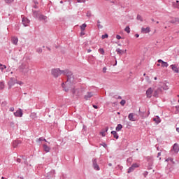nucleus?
I'll return each mask as SVG.
<instances>
[{
  "label": "nucleus",
  "instance_id": "nucleus-1",
  "mask_svg": "<svg viewBox=\"0 0 179 179\" xmlns=\"http://www.w3.org/2000/svg\"><path fill=\"white\" fill-rule=\"evenodd\" d=\"M18 70L22 75H27L29 71H30L29 64L27 63H22L21 65L19 66Z\"/></svg>",
  "mask_w": 179,
  "mask_h": 179
},
{
  "label": "nucleus",
  "instance_id": "nucleus-2",
  "mask_svg": "<svg viewBox=\"0 0 179 179\" xmlns=\"http://www.w3.org/2000/svg\"><path fill=\"white\" fill-rule=\"evenodd\" d=\"M86 89H85L84 87H81V88H73L72 90V94H73V96H76L77 97H80V96L83 95V93H85Z\"/></svg>",
  "mask_w": 179,
  "mask_h": 179
},
{
  "label": "nucleus",
  "instance_id": "nucleus-3",
  "mask_svg": "<svg viewBox=\"0 0 179 179\" xmlns=\"http://www.w3.org/2000/svg\"><path fill=\"white\" fill-rule=\"evenodd\" d=\"M51 73L54 78H58V76H61V75H62V70L59 69H53L51 71Z\"/></svg>",
  "mask_w": 179,
  "mask_h": 179
},
{
  "label": "nucleus",
  "instance_id": "nucleus-4",
  "mask_svg": "<svg viewBox=\"0 0 179 179\" xmlns=\"http://www.w3.org/2000/svg\"><path fill=\"white\" fill-rule=\"evenodd\" d=\"M66 83H67L68 85H69L70 83V86L75 83V76L73 75V73L72 75L67 76V80Z\"/></svg>",
  "mask_w": 179,
  "mask_h": 179
},
{
  "label": "nucleus",
  "instance_id": "nucleus-5",
  "mask_svg": "<svg viewBox=\"0 0 179 179\" xmlns=\"http://www.w3.org/2000/svg\"><path fill=\"white\" fill-rule=\"evenodd\" d=\"M138 113L140 117L143 120L145 118H148L149 117V115L150 114V112L147 113L146 110L141 111V109L138 110Z\"/></svg>",
  "mask_w": 179,
  "mask_h": 179
},
{
  "label": "nucleus",
  "instance_id": "nucleus-6",
  "mask_svg": "<svg viewBox=\"0 0 179 179\" xmlns=\"http://www.w3.org/2000/svg\"><path fill=\"white\" fill-rule=\"evenodd\" d=\"M138 167H139V165H138V164L136 163L133 164L131 166H130L128 169V171H127L128 174L132 173L135 170V169H138Z\"/></svg>",
  "mask_w": 179,
  "mask_h": 179
},
{
  "label": "nucleus",
  "instance_id": "nucleus-7",
  "mask_svg": "<svg viewBox=\"0 0 179 179\" xmlns=\"http://www.w3.org/2000/svg\"><path fill=\"white\" fill-rule=\"evenodd\" d=\"M92 166L94 170H96L97 171L100 170V166H99V164H97V159L96 158L92 159Z\"/></svg>",
  "mask_w": 179,
  "mask_h": 179
},
{
  "label": "nucleus",
  "instance_id": "nucleus-8",
  "mask_svg": "<svg viewBox=\"0 0 179 179\" xmlns=\"http://www.w3.org/2000/svg\"><path fill=\"white\" fill-rule=\"evenodd\" d=\"M15 117H23V110L19 108L16 112L14 113Z\"/></svg>",
  "mask_w": 179,
  "mask_h": 179
},
{
  "label": "nucleus",
  "instance_id": "nucleus-9",
  "mask_svg": "<svg viewBox=\"0 0 179 179\" xmlns=\"http://www.w3.org/2000/svg\"><path fill=\"white\" fill-rule=\"evenodd\" d=\"M62 73L64 76H70L71 75H72L73 73L70 71L69 69H65V70H62Z\"/></svg>",
  "mask_w": 179,
  "mask_h": 179
},
{
  "label": "nucleus",
  "instance_id": "nucleus-10",
  "mask_svg": "<svg viewBox=\"0 0 179 179\" xmlns=\"http://www.w3.org/2000/svg\"><path fill=\"white\" fill-rule=\"evenodd\" d=\"M94 96V94L92 92H88L87 94L84 96L85 100H89V99H91V97H93Z\"/></svg>",
  "mask_w": 179,
  "mask_h": 179
},
{
  "label": "nucleus",
  "instance_id": "nucleus-11",
  "mask_svg": "<svg viewBox=\"0 0 179 179\" xmlns=\"http://www.w3.org/2000/svg\"><path fill=\"white\" fill-rule=\"evenodd\" d=\"M152 93H153V90H152V87L148 88L146 91V96L148 99L152 97Z\"/></svg>",
  "mask_w": 179,
  "mask_h": 179
},
{
  "label": "nucleus",
  "instance_id": "nucleus-12",
  "mask_svg": "<svg viewBox=\"0 0 179 179\" xmlns=\"http://www.w3.org/2000/svg\"><path fill=\"white\" fill-rule=\"evenodd\" d=\"M15 78H10V80L8 81V85L9 86V89L12 87V86H14L15 82Z\"/></svg>",
  "mask_w": 179,
  "mask_h": 179
},
{
  "label": "nucleus",
  "instance_id": "nucleus-13",
  "mask_svg": "<svg viewBox=\"0 0 179 179\" xmlns=\"http://www.w3.org/2000/svg\"><path fill=\"white\" fill-rule=\"evenodd\" d=\"M22 24L26 27L27 26H29V23H30V20H29L27 18L24 17L22 18Z\"/></svg>",
  "mask_w": 179,
  "mask_h": 179
},
{
  "label": "nucleus",
  "instance_id": "nucleus-14",
  "mask_svg": "<svg viewBox=\"0 0 179 179\" xmlns=\"http://www.w3.org/2000/svg\"><path fill=\"white\" fill-rule=\"evenodd\" d=\"M170 67L171 68L172 71H173V72H176V73H179V69L177 67V65L171 64Z\"/></svg>",
  "mask_w": 179,
  "mask_h": 179
},
{
  "label": "nucleus",
  "instance_id": "nucleus-15",
  "mask_svg": "<svg viewBox=\"0 0 179 179\" xmlns=\"http://www.w3.org/2000/svg\"><path fill=\"white\" fill-rule=\"evenodd\" d=\"M141 33H144L145 34H148V33H150V27H147L146 28H141Z\"/></svg>",
  "mask_w": 179,
  "mask_h": 179
},
{
  "label": "nucleus",
  "instance_id": "nucleus-16",
  "mask_svg": "<svg viewBox=\"0 0 179 179\" xmlns=\"http://www.w3.org/2000/svg\"><path fill=\"white\" fill-rule=\"evenodd\" d=\"M173 150L174 151L175 153H178V152H179V146H178V144L177 143H176L173 145Z\"/></svg>",
  "mask_w": 179,
  "mask_h": 179
},
{
  "label": "nucleus",
  "instance_id": "nucleus-17",
  "mask_svg": "<svg viewBox=\"0 0 179 179\" xmlns=\"http://www.w3.org/2000/svg\"><path fill=\"white\" fill-rule=\"evenodd\" d=\"M20 143H22V141L20 140H15L13 142V148H17V146H19Z\"/></svg>",
  "mask_w": 179,
  "mask_h": 179
},
{
  "label": "nucleus",
  "instance_id": "nucleus-18",
  "mask_svg": "<svg viewBox=\"0 0 179 179\" xmlns=\"http://www.w3.org/2000/svg\"><path fill=\"white\" fill-rule=\"evenodd\" d=\"M43 148L44 152H46V153H48V152L51 150V148L48 145H47V144H43Z\"/></svg>",
  "mask_w": 179,
  "mask_h": 179
},
{
  "label": "nucleus",
  "instance_id": "nucleus-19",
  "mask_svg": "<svg viewBox=\"0 0 179 179\" xmlns=\"http://www.w3.org/2000/svg\"><path fill=\"white\" fill-rule=\"evenodd\" d=\"M32 12H33L32 15L34 17H35V19H38L40 17V14H38V11L33 10Z\"/></svg>",
  "mask_w": 179,
  "mask_h": 179
},
{
  "label": "nucleus",
  "instance_id": "nucleus-20",
  "mask_svg": "<svg viewBox=\"0 0 179 179\" xmlns=\"http://www.w3.org/2000/svg\"><path fill=\"white\" fill-rule=\"evenodd\" d=\"M18 41H19V39L16 37H13L11 39V43H13V44H14L15 45H17Z\"/></svg>",
  "mask_w": 179,
  "mask_h": 179
},
{
  "label": "nucleus",
  "instance_id": "nucleus-21",
  "mask_svg": "<svg viewBox=\"0 0 179 179\" xmlns=\"http://www.w3.org/2000/svg\"><path fill=\"white\" fill-rule=\"evenodd\" d=\"M128 118H129V121H133V122L136 121L135 117H134V113H129L128 115Z\"/></svg>",
  "mask_w": 179,
  "mask_h": 179
},
{
  "label": "nucleus",
  "instance_id": "nucleus-22",
  "mask_svg": "<svg viewBox=\"0 0 179 179\" xmlns=\"http://www.w3.org/2000/svg\"><path fill=\"white\" fill-rule=\"evenodd\" d=\"M110 134L111 135H113V138H115V139H118V138H120V136H118L116 131H112Z\"/></svg>",
  "mask_w": 179,
  "mask_h": 179
},
{
  "label": "nucleus",
  "instance_id": "nucleus-23",
  "mask_svg": "<svg viewBox=\"0 0 179 179\" xmlns=\"http://www.w3.org/2000/svg\"><path fill=\"white\" fill-rule=\"evenodd\" d=\"M173 8H176L177 9H179V1L177 0L176 2L172 3Z\"/></svg>",
  "mask_w": 179,
  "mask_h": 179
},
{
  "label": "nucleus",
  "instance_id": "nucleus-24",
  "mask_svg": "<svg viewBox=\"0 0 179 179\" xmlns=\"http://www.w3.org/2000/svg\"><path fill=\"white\" fill-rule=\"evenodd\" d=\"M153 121L156 122V124H160L162 122V120L160 119V117L157 116L155 118L153 119Z\"/></svg>",
  "mask_w": 179,
  "mask_h": 179
},
{
  "label": "nucleus",
  "instance_id": "nucleus-25",
  "mask_svg": "<svg viewBox=\"0 0 179 179\" xmlns=\"http://www.w3.org/2000/svg\"><path fill=\"white\" fill-rule=\"evenodd\" d=\"M117 132H120L122 129V124H118L115 128Z\"/></svg>",
  "mask_w": 179,
  "mask_h": 179
},
{
  "label": "nucleus",
  "instance_id": "nucleus-26",
  "mask_svg": "<svg viewBox=\"0 0 179 179\" xmlns=\"http://www.w3.org/2000/svg\"><path fill=\"white\" fill-rule=\"evenodd\" d=\"M38 19H39V20H47V16H45L43 14H40Z\"/></svg>",
  "mask_w": 179,
  "mask_h": 179
},
{
  "label": "nucleus",
  "instance_id": "nucleus-27",
  "mask_svg": "<svg viewBox=\"0 0 179 179\" xmlns=\"http://www.w3.org/2000/svg\"><path fill=\"white\" fill-rule=\"evenodd\" d=\"M87 27V24H86L85 23L83 24L80 27V29L81 31H85V29H86Z\"/></svg>",
  "mask_w": 179,
  "mask_h": 179
},
{
  "label": "nucleus",
  "instance_id": "nucleus-28",
  "mask_svg": "<svg viewBox=\"0 0 179 179\" xmlns=\"http://www.w3.org/2000/svg\"><path fill=\"white\" fill-rule=\"evenodd\" d=\"M116 52L118 54V55H122V54H124V50L117 48L116 49Z\"/></svg>",
  "mask_w": 179,
  "mask_h": 179
},
{
  "label": "nucleus",
  "instance_id": "nucleus-29",
  "mask_svg": "<svg viewBox=\"0 0 179 179\" xmlns=\"http://www.w3.org/2000/svg\"><path fill=\"white\" fill-rule=\"evenodd\" d=\"M165 162H171L173 164H176V162H174V159L172 157H169L165 160Z\"/></svg>",
  "mask_w": 179,
  "mask_h": 179
},
{
  "label": "nucleus",
  "instance_id": "nucleus-30",
  "mask_svg": "<svg viewBox=\"0 0 179 179\" xmlns=\"http://www.w3.org/2000/svg\"><path fill=\"white\" fill-rule=\"evenodd\" d=\"M4 69H6V66L0 63V71H1V72H3Z\"/></svg>",
  "mask_w": 179,
  "mask_h": 179
},
{
  "label": "nucleus",
  "instance_id": "nucleus-31",
  "mask_svg": "<svg viewBox=\"0 0 179 179\" xmlns=\"http://www.w3.org/2000/svg\"><path fill=\"white\" fill-rule=\"evenodd\" d=\"M159 92H160L159 90H155V91L154 92V94H153L154 97H159Z\"/></svg>",
  "mask_w": 179,
  "mask_h": 179
},
{
  "label": "nucleus",
  "instance_id": "nucleus-32",
  "mask_svg": "<svg viewBox=\"0 0 179 179\" xmlns=\"http://www.w3.org/2000/svg\"><path fill=\"white\" fill-rule=\"evenodd\" d=\"M162 68H167V66H169V63L166 62H162Z\"/></svg>",
  "mask_w": 179,
  "mask_h": 179
},
{
  "label": "nucleus",
  "instance_id": "nucleus-33",
  "mask_svg": "<svg viewBox=\"0 0 179 179\" xmlns=\"http://www.w3.org/2000/svg\"><path fill=\"white\" fill-rule=\"evenodd\" d=\"M62 87H63L66 92H69V88H66V87H65V83H62Z\"/></svg>",
  "mask_w": 179,
  "mask_h": 179
},
{
  "label": "nucleus",
  "instance_id": "nucleus-34",
  "mask_svg": "<svg viewBox=\"0 0 179 179\" xmlns=\"http://www.w3.org/2000/svg\"><path fill=\"white\" fill-rule=\"evenodd\" d=\"M37 142H47V140L43 137H41L38 139Z\"/></svg>",
  "mask_w": 179,
  "mask_h": 179
},
{
  "label": "nucleus",
  "instance_id": "nucleus-35",
  "mask_svg": "<svg viewBox=\"0 0 179 179\" xmlns=\"http://www.w3.org/2000/svg\"><path fill=\"white\" fill-rule=\"evenodd\" d=\"M5 87V83L3 82L0 83V90H2Z\"/></svg>",
  "mask_w": 179,
  "mask_h": 179
},
{
  "label": "nucleus",
  "instance_id": "nucleus-36",
  "mask_svg": "<svg viewBox=\"0 0 179 179\" xmlns=\"http://www.w3.org/2000/svg\"><path fill=\"white\" fill-rule=\"evenodd\" d=\"M86 16H87V17H92V16H93V15H92L91 11H87L86 13Z\"/></svg>",
  "mask_w": 179,
  "mask_h": 179
},
{
  "label": "nucleus",
  "instance_id": "nucleus-37",
  "mask_svg": "<svg viewBox=\"0 0 179 179\" xmlns=\"http://www.w3.org/2000/svg\"><path fill=\"white\" fill-rule=\"evenodd\" d=\"M136 19L137 20H140V22H143V19L142 18V16H141V15H137Z\"/></svg>",
  "mask_w": 179,
  "mask_h": 179
},
{
  "label": "nucleus",
  "instance_id": "nucleus-38",
  "mask_svg": "<svg viewBox=\"0 0 179 179\" xmlns=\"http://www.w3.org/2000/svg\"><path fill=\"white\" fill-rule=\"evenodd\" d=\"M124 31H127V33H131V28L129 27H126L124 29Z\"/></svg>",
  "mask_w": 179,
  "mask_h": 179
},
{
  "label": "nucleus",
  "instance_id": "nucleus-39",
  "mask_svg": "<svg viewBox=\"0 0 179 179\" xmlns=\"http://www.w3.org/2000/svg\"><path fill=\"white\" fill-rule=\"evenodd\" d=\"M36 52H38V54H41V52H43V49L41 48H38L36 49Z\"/></svg>",
  "mask_w": 179,
  "mask_h": 179
},
{
  "label": "nucleus",
  "instance_id": "nucleus-40",
  "mask_svg": "<svg viewBox=\"0 0 179 179\" xmlns=\"http://www.w3.org/2000/svg\"><path fill=\"white\" fill-rule=\"evenodd\" d=\"M177 22H179V19L178 18H175L174 20H172L171 21V23H177Z\"/></svg>",
  "mask_w": 179,
  "mask_h": 179
},
{
  "label": "nucleus",
  "instance_id": "nucleus-41",
  "mask_svg": "<svg viewBox=\"0 0 179 179\" xmlns=\"http://www.w3.org/2000/svg\"><path fill=\"white\" fill-rule=\"evenodd\" d=\"M127 162V164H131L132 163V158L131 157L128 158Z\"/></svg>",
  "mask_w": 179,
  "mask_h": 179
},
{
  "label": "nucleus",
  "instance_id": "nucleus-42",
  "mask_svg": "<svg viewBox=\"0 0 179 179\" xmlns=\"http://www.w3.org/2000/svg\"><path fill=\"white\" fill-rule=\"evenodd\" d=\"M125 103H127V101H125V99H122V100L120 101V104H121V106H125Z\"/></svg>",
  "mask_w": 179,
  "mask_h": 179
},
{
  "label": "nucleus",
  "instance_id": "nucleus-43",
  "mask_svg": "<svg viewBox=\"0 0 179 179\" xmlns=\"http://www.w3.org/2000/svg\"><path fill=\"white\" fill-rule=\"evenodd\" d=\"M101 38L102 40H104V38H108V34H106L102 35Z\"/></svg>",
  "mask_w": 179,
  "mask_h": 179
},
{
  "label": "nucleus",
  "instance_id": "nucleus-44",
  "mask_svg": "<svg viewBox=\"0 0 179 179\" xmlns=\"http://www.w3.org/2000/svg\"><path fill=\"white\" fill-rule=\"evenodd\" d=\"M99 52H100L102 55H104V49L100 48L99 50Z\"/></svg>",
  "mask_w": 179,
  "mask_h": 179
},
{
  "label": "nucleus",
  "instance_id": "nucleus-45",
  "mask_svg": "<svg viewBox=\"0 0 179 179\" xmlns=\"http://www.w3.org/2000/svg\"><path fill=\"white\" fill-rule=\"evenodd\" d=\"M15 0H5V2L6 3H12V2H13Z\"/></svg>",
  "mask_w": 179,
  "mask_h": 179
},
{
  "label": "nucleus",
  "instance_id": "nucleus-46",
  "mask_svg": "<svg viewBox=\"0 0 179 179\" xmlns=\"http://www.w3.org/2000/svg\"><path fill=\"white\" fill-rule=\"evenodd\" d=\"M101 146H103V148H107V143H103L102 144H101Z\"/></svg>",
  "mask_w": 179,
  "mask_h": 179
},
{
  "label": "nucleus",
  "instance_id": "nucleus-47",
  "mask_svg": "<svg viewBox=\"0 0 179 179\" xmlns=\"http://www.w3.org/2000/svg\"><path fill=\"white\" fill-rule=\"evenodd\" d=\"M97 27H98V29H103V25L98 24Z\"/></svg>",
  "mask_w": 179,
  "mask_h": 179
},
{
  "label": "nucleus",
  "instance_id": "nucleus-48",
  "mask_svg": "<svg viewBox=\"0 0 179 179\" xmlns=\"http://www.w3.org/2000/svg\"><path fill=\"white\" fill-rule=\"evenodd\" d=\"M103 73H106V72H107V67L103 68Z\"/></svg>",
  "mask_w": 179,
  "mask_h": 179
},
{
  "label": "nucleus",
  "instance_id": "nucleus-49",
  "mask_svg": "<svg viewBox=\"0 0 179 179\" xmlns=\"http://www.w3.org/2000/svg\"><path fill=\"white\" fill-rule=\"evenodd\" d=\"M116 38H117V40H121V36H120V35H116Z\"/></svg>",
  "mask_w": 179,
  "mask_h": 179
},
{
  "label": "nucleus",
  "instance_id": "nucleus-50",
  "mask_svg": "<svg viewBox=\"0 0 179 179\" xmlns=\"http://www.w3.org/2000/svg\"><path fill=\"white\" fill-rule=\"evenodd\" d=\"M101 135L102 136H106V131H102V132H101Z\"/></svg>",
  "mask_w": 179,
  "mask_h": 179
},
{
  "label": "nucleus",
  "instance_id": "nucleus-51",
  "mask_svg": "<svg viewBox=\"0 0 179 179\" xmlns=\"http://www.w3.org/2000/svg\"><path fill=\"white\" fill-rule=\"evenodd\" d=\"M164 61L162 60V59H158L157 62H159V64H163Z\"/></svg>",
  "mask_w": 179,
  "mask_h": 179
},
{
  "label": "nucleus",
  "instance_id": "nucleus-52",
  "mask_svg": "<svg viewBox=\"0 0 179 179\" xmlns=\"http://www.w3.org/2000/svg\"><path fill=\"white\" fill-rule=\"evenodd\" d=\"M10 111H12V112L15 111V108L10 107Z\"/></svg>",
  "mask_w": 179,
  "mask_h": 179
},
{
  "label": "nucleus",
  "instance_id": "nucleus-53",
  "mask_svg": "<svg viewBox=\"0 0 179 179\" xmlns=\"http://www.w3.org/2000/svg\"><path fill=\"white\" fill-rule=\"evenodd\" d=\"M85 32H84V31H81V32H80V36H85Z\"/></svg>",
  "mask_w": 179,
  "mask_h": 179
},
{
  "label": "nucleus",
  "instance_id": "nucleus-54",
  "mask_svg": "<svg viewBox=\"0 0 179 179\" xmlns=\"http://www.w3.org/2000/svg\"><path fill=\"white\" fill-rule=\"evenodd\" d=\"M148 171H145V172L143 173L144 177H146V176H148Z\"/></svg>",
  "mask_w": 179,
  "mask_h": 179
},
{
  "label": "nucleus",
  "instance_id": "nucleus-55",
  "mask_svg": "<svg viewBox=\"0 0 179 179\" xmlns=\"http://www.w3.org/2000/svg\"><path fill=\"white\" fill-rule=\"evenodd\" d=\"M92 107H94L96 110L99 108V106H97L96 105H93Z\"/></svg>",
  "mask_w": 179,
  "mask_h": 179
},
{
  "label": "nucleus",
  "instance_id": "nucleus-56",
  "mask_svg": "<svg viewBox=\"0 0 179 179\" xmlns=\"http://www.w3.org/2000/svg\"><path fill=\"white\" fill-rule=\"evenodd\" d=\"M162 156V152H158L157 157H160Z\"/></svg>",
  "mask_w": 179,
  "mask_h": 179
},
{
  "label": "nucleus",
  "instance_id": "nucleus-57",
  "mask_svg": "<svg viewBox=\"0 0 179 179\" xmlns=\"http://www.w3.org/2000/svg\"><path fill=\"white\" fill-rule=\"evenodd\" d=\"M83 131H86V126L85 125L83 126Z\"/></svg>",
  "mask_w": 179,
  "mask_h": 179
},
{
  "label": "nucleus",
  "instance_id": "nucleus-58",
  "mask_svg": "<svg viewBox=\"0 0 179 179\" xmlns=\"http://www.w3.org/2000/svg\"><path fill=\"white\" fill-rule=\"evenodd\" d=\"M108 131V127H106V128H105V131H103V132H107Z\"/></svg>",
  "mask_w": 179,
  "mask_h": 179
},
{
  "label": "nucleus",
  "instance_id": "nucleus-59",
  "mask_svg": "<svg viewBox=\"0 0 179 179\" xmlns=\"http://www.w3.org/2000/svg\"><path fill=\"white\" fill-rule=\"evenodd\" d=\"M118 100H121L122 99V96H118V97L117 98Z\"/></svg>",
  "mask_w": 179,
  "mask_h": 179
},
{
  "label": "nucleus",
  "instance_id": "nucleus-60",
  "mask_svg": "<svg viewBox=\"0 0 179 179\" xmlns=\"http://www.w3.org/2000/svg\"><path fill=\"white\" fill-rule=\"evenodd\" d=\"M135 37H136L138 38V37H139V34H135Z\"/></svg>",
  "mask_w": 179,
  "mask_h": 179
},
{
  "label": "nucleus",
  "instance_id": "nucleus-61",
  "mask_svg": "<svg viewBox=\"0 0 179 179\" xmlns=\"http://www.w3.org/2000/svg\"><path fill=\"white\" fill-rule=\"evenodd\" d=\"M34 8L35 9H37V8H38V6H37V5H35V6H34Z\"/></svg>",
  "mask_w": 179,
  "mask_h": 179
},
{
  "label": "nucleus",
  "instance_id": "nucleus-62",
  "mask_svg": "<svg viewBox=\"0 0 179 179\" xmlns=\"http://www.w3.org/2000/svg\"><path fill=\"white\" fill-rule=\"evenodd\" d=\"M117 167H118L119 169H120V170L122 169V166H120V165H118Z\"/></svg>",
  "mask_w": 179,
  "mask_h": 179
},
{
  "label": "nucleus",
  "instance_id": "nucleus-63",
  "mask_svg": "<svg viewBox=\"0 0 179 179\" xmlns=\"http://www.w3.org/2000/svg\"><path fill=\"white\" fill-rule=\"evenodd\" d=\"M176 108L178 111H179V106H176Z\"/></svg>",
  "mask_w": 179,
  "mask_h": 179
},
{
  "label": "nucleus",
  "instance_id": "nucleus-64",
  "mask_svg": "<svg viewBox=\"0 0 179 179\" xmlns=\"http://www.w3.org/2000/svg\"><path fill=\"white\" fill-rule=\"evenodd\" d=\"M177 132H179V127L176 128Z\"/></svg>",
  "mask_w": 179,
  "mask_h": 179
}]
</instances>
